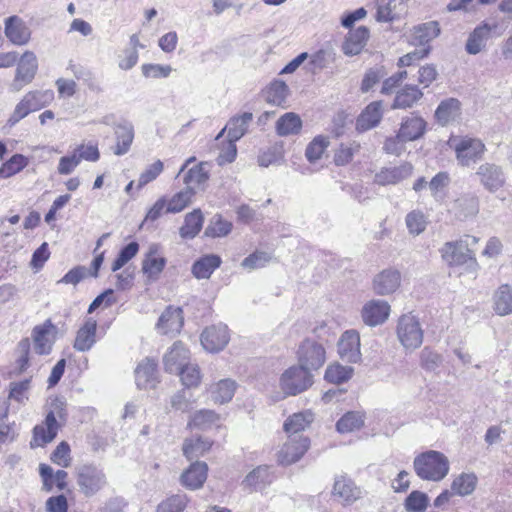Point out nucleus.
I'll use <instances>...</instances> for the list:
<instances>
[{
  "label": "nucleus",
  "mask_w": 512,
  "mask_h": 512,
  "mask_svg": "<svg viewBox=\"0 0 512 512\" xmlns=\"http://www.w3.org/2000/svg\"><path fill=\"white\" fill-rule=\"evenodd\" d=\"M189 359V351L180 342H176L164 356L165 370L169 373H178Z\"/></svg>",
  "instance_id": "nucleus-27"
},
{
  "label": "nucleus",
  "mask_w": 512,
  "mask_h": 512,
  "mask_svg": "<svg viewBox=\"0 0 512 512\" xmlns=\"http://www.w3.org/2000/svg\"><path fill=\"white\" fill-rule=\"evenodd\" d=\"M405 224L411 235L418 236L423 233L427 227V216L419 209L412 210L406 215Z\"/></svg>",
  "instance_id": "nucleus-50"
},
{
  "label": "nucleus",
  "mask_w": 512,
  "mask_h": 512,
  "mask_svg": "<svg viewBox=\"0 0 512 512\" xmlns=\"http://www.w3.org/2000/svg\"><path fill=\"white\" fill-rule=\"evenodd\" d=\"M360 150V145L357 142L342 143L335 150L334 163L337 166H344L350 163L356 153Z\"/></svg>",
  "instance_id": "nucleus-55"
},
{
  "label": "nucleus",
  "mask_w": 512,
  "mask_h": 512,
  "mask_svg": "<svg viewBox=\"0 0 512 512\" xmlns=\"http://www.w3.org/2000/svg\"><path fill=\"white\" fill-rule=\"evenodd\" d=\"M413 167L410 163H403L397 167L383 168L375 175V182L379 185H393L408 178Z\"/></svg>",
  "instance_id": "nucleus-28"
},
{
  "label": "nucleus",
  "mask_w": 512,
  "mask_h": 512,
  "mask_svg": "<svg viewBox=\"0 0 512 512\" xmlns=\"http://www.w3.org/2000/svg\"><path fill=\"white\" fill-rule=\"evenodd\" d=\"M478 478L476 474L470 473H461L458 475L451 484V492L458 496H468L472 494L477 486Z\"/></svg>",
  "instance_id": "nucleus-41"
},
{
  "label": "nucleus",
  "mask_w": 512,
  "mask_h": 512,
  "mask_svg": "<svg viewBox=\"0 0 512 512\" xmlns=\"http://www.w3.org/2000/svg\"><path fill=\"white\" fill-rule=\"evenodd\" d=\"M491 30L488 24L477 26L467 40L466 51L472 55L478 54L486 46Z\"/></svg>",
  "instance_id": "nucleus-38"
},
{
  "label": "nucleus",
  "mask_w": 512,
  "mask_h": 512,
  "mask_svg": "<svg viewBox=\"0 0 512 512\" xmlns=\"http://www.w3.org/2000/svg\"><path fill=\"white\" fill-rule=\"evenodd\" d=\"M461 113V104L455 98L443 100L435 111V117L439 124L446 125L459 117Z\"/></svg>",
  "instance_id": "nucleus-37"
},
{
  "label": "nucleus",
  "mask_w": 512,
  "mask_h": 512,
  "mask_svg": "<svg viewBox=\"0 0 512 512\" xmlns=\"http://www.w3.org/2000/svg\"><path fill=\"white\" fill-rule=\"evenodd\" d=\"M429 503L428 496L421 491H413L406 498L404 506L408 512H424Z\"/></svg>",
  "instance_id": "nucleus-59"
},
{
  "label": "nucleus",
  "mask_w": 512,
  "mask_h": 512,
  "mask_svg": "<svg viewBox=\"0 0 512 512\" xmlns=\"http://www.w3.org/2000/svg\"><path fill=\"white\" fill-rule=\"evenodd\" d=\"M338 354L343 361L357 363L361 360L360 336L355 330L345 331L338 341Z\"/></svg>",
  "instance_id": "nucleus-16"
},
{
  "label": "nucleus",
  "mask_w": 512,
  "mask_h": 512,
  "mask_svg": "<svg viewBox=\"0 0 512 512\" xmlns=\"http://www.w3.org/2000/svg\"><path fill=\"white\" fill-rule=\"evenodd\" d=\"M426 128V121L422 117L412 114L402 119L398 131L401 133V137L410 142L420 139L425 134Z\"/></svg>",
  "instance_id": "nucleus-30"
},
{
  "label": "nucleus",
  "mask_w": 512,
  "mask_h": 512,
  "mask_svg": "<svg viewBox=\"0 0 512 512\" xmlns=\"http://www.w3.org/2000/svg\"><path fill=\"white\" fill-rule=\"evenodd\" d=\"M206 165L207 163L201 162L182 173L185 188H190L196 192L204 187L209 179V171L206 169Z\"/></svg>",
  "instance_id": "nucleus-33"
},
{
  "label": "nucleus",
  "mask_w": 512,
  "mask_h": 512,
  "mask_svg": "<svg viewBox=\"0 0 512 512\" xmlns=\"http://www.w3.org/2000/svg\"><path fill=\"white\" fill-rule=\"evenodd\" d=\"M183 326L182 309L169 306L159 317L156 328L161 334L179 333Z\"/></svg>",
  "instance_id": "nucleus-22"
},
{
  "label": "nucleus",
  "mask_w": 512,
  "mask_h": 512,
  "mask_svg": "<svg viewBox=\"0 0 512 512\" xmlns=\"http://www.w3.org/2000/svg\"><path fill=\"white\" fill-rule=\"evenodd\" d=\"M479 241L475 236L466 235L443 244L439 252L450 268H463L465 273L476 276L480 266L472 249Z\"/></svg>",
  "instance_id": "nucleus-1"
},
{
  "label": "nucleus",
  "mask_w": 512,
  "mask_h": 512,
  "mask_svg": "<svg viewBox=\"0 0 512 512\" xmlns=\"http://www.w3.org/2000/svg\"><path fill=\"white\" fill-rule=\"evenodd\" d=\"M188 504L184 494H176L163 500L157 507V512H183Z\"/></svg>",
  "instance_id": "nucleus-56"
},
{
  "label": "nucleus",
  "mask_w": 512,
  "mask_h": 512,
  "mask_svg": "<svg viewBox=\"0 0 512 512\" xmlns=\"http://www.w3.org/2000/svg\"><path fill=\"white\" fill-rule=\"evenodd\" d=\"M28 165V159L22 154H15L9 160L4 162L0 167V177L9 178Z\"/></svg>",
  "instance_id": "nucleus-53"
},
{
  "label": "nucleus",
  "mask_w": 512,
  "mask_h": 512,
  "mask_svg": "<svg viewBox=\"0 0 512 512\" xmlns=\"http://www.w3.org/2000/svg\"><path fill=\"white\" fill-rule=\"evenodd\" d=\"M454 150L456 160L462 167H470L479 162L486 151L485 144L478 138L469 136H454L448 141Z\"/></svg>",
  "instance_id": "nucleus-4"
},
{
  "label": "nucleus",
  "mask_w": 512,
  "mask_h": 512,
  "mask_svg": "<svg viewBox=\"0 0 512 512\" xmlns=\"http://www.w3.org/2000/svg\"><path fill=\"white\" fill-rule=\"evenodd\" d=\"M54 100V92L47 90H34L26 93L15 106L8 119V124L14 126L31 112L38 111L48 106Z\"/></svg>",
  "instance_id": "nucleus-5"
},
{
  "label": "nucleus",
  "mask_w": 512,
  "mask_h": 512,
  "mask_svg": "<svg viewBox=\"0 0 512 512\" xmlns=\"http://www.w3.org/2000/svg\"><path fill=\"white\" fill-rule=\"evenodd\" d=\"M58 328L50 319L36 325L31 333L35 352L39 355H48L51 353L56 341Z\"/></svg>",
  "instance_id": "nucleus-11"
},
{
  "label": "nucleus",
  "mask_w": 512,
  "mask_h": 512,
  "mask_svg": "<svg viewBox=\"0 0 512 512\" xmlns=\"http://www.w3.org/2000/svg\"><path fill=\"white\" fill-rule=\"evenodd\" d=\"M4 33L7 39L16 46L28 44L32 34L26 21L17 15L5 19Z\"/></svg>",
  "instance_id": "nucleus-14"
},
{
  "label": "nucleus",
  "mask_w": 512,
  "mask_h": 512,
  "mask_svg": "<svg viewBox=\"0 0 512 512\" xmlns=\"http://www.w3.org/2000/svg\"><path fill=\"white\" fill-rule=\"evenodd\" d=\"M230 340L228 327L224 324L207 327L201 334L203 348L211 353L223 350Z\"/></svg>",
  "instance_id": "nucleus-13"
},
{
  "label": "nucleus",
  "mask_w": 512,
  "mask_h": 512,
  "mask_svg": "<svg viewBox=\"0 0 512 512\" xmlns=\"http://www.w3.org/2000/svg\"><path fill=\"white\" fill-rule=\"evenodd\" d=\"M288 95V86L284 81L275 80L266 89V100L274 105H282Z\"/></svg>",
  "instance_id": "nucleus-54"
},
{
  "label": "nucleus",
  "mask_w": 512,
  "mask_h": 512,
  "mask_svg": "<svg viewBox=\"0 0 512 512\" xmlns=\"http://www.w3.org/2000/svg\"><path fill=\"white\" fill-rule=\"evenodd\" d=\"M139 251V244L137 242H130L125 247H123L118 257L114 260L112 264V271H118L121 269L126 263H128Z\"/></svg>",
  "instance_id": "nucleus-62"
},
{
  "label": "nucleus",
  "mask_w": 512,
  "mask_h": 512,
  "mask_svg": "<svg viewBox=\"0 0 512 512\" xmlns=\"http://www.w3.org/2000/svg\"><path fill=\"white\" fill-rule=\"evenodd\" d=\"M97 320L88 317L76 332L73 348L78 352H87L96 343Z\"/></svg>",
  "instance_id": "nucleus-19"
},
{
  "label": "nucleus",
  "mask_w": 512,
  "mask_h": 512,
  "mask_svg": "<svg viewBox=\"0 0 512 512\" xmlns=\"http://www.w3.org/2000/svg\"><path fill=\"white\" fill-rule=\"evenodd\" d=\"M194 196L195 191L190 188H184L177 192L167 200L166 213H179L183 211L189 204H191Z\"/></svg>",
  "instance_id": "nucleus-48"
},
{
  "label": "nucleus",
  "mask_w": 512,
  "mask_h": 512,
  "mask_svg": "<svg viewBox=\"0 0 512 512\" xmlns=\"http://www.w3.org/2000/svg\"><path fill=\"white\" fill-rule=\"evenodd\" d=\"M59 428L49 424L46 420L36 425L33 429V438L30 442L31 447H43L52 442L57 436Z\"/></svg>",
  "instance_id": "nucleus-44"
},
{
  "label": "nucleus",
  "mask_w": 512,
  "mask_h": 512,
  "mask_svg": "<svg viewBox=\"0 0 512 512\" xmlns=\"http://www.w3.org/2000/svg\"><path fill=\"white\" fill-rule=\"evenodd\" d=\"M232 230V223L223 219L221 216H214L208 227L206 228V235L211 237H224Z\"/></svg>",
  "instance_id": "nucleus-58"
},
{
  "label": "nucleus",
  "mask_w": 512,
  "mask_h": 512,
  "mask_svg": "<svg viewBox=\"0 0 512 512\" xmlns=\"http://www.w3.org/2000/svg\"><path fill=\"white\" fill-rule=\"evenodd\" d=\"M135 382L140 389H151L158 383L157 363L150 358L142 360L135 369Z\"/></svg>",
  "instance_id": "nucleus-21"
},
{
  "label": "nucleus",
  "mask_w": 512,
  "mask_h": 512,
  "mask_svg": "<svg viewBox=\"0 0 512 512\" xmlns=\"http://www.w3.org/2000/svg\"><path fill=\"white\" fill-rule=\"evenodd\" d=\"M461 221L475 217L479 212V198L474 194H465L457 198L450 210Z\"/></svg>",
  "instance_id": "nucleus-24"
},
{
  "label": "nucleus",
  "mask_w": 512,
  "mask_h": 512,
  "mask_svg": "<svg viewBox=\"0 0 512 512\" xmlns=\"http://www.w3.org/2000/svg\"><path fill=\"white\" fill-rule=\"evenodd\" d=\"M310 440L304 435L288 436L286 442L277 453V461L281 465H291L299 461L307 452Z\"/></svg>",
  "instance_id": "nucleus-10"
},
{
  "label": "nucleus",
  "mask_w": 512,
  "mask_h": 512,
  "mask_svg": "<svg viewBox=\"0 0 512 512\" xmlns=\"http://www.w3.org/2000/svg\"><path fill=\"white\" fill-rule=\"evenodd\" d=\"M164 169V164L161 160H156L154 163L149 165L139 176L138 189H142L148 183L154 181Z\"/></svg>",
  "instance_id": "nucleus-63"
},
{
  "label": "nucleus",
  "mask_w": 512,
  "mask_h": 512,
  "mask_svg": "<svg viewBox=\"0 0 512 512\" xmlns=\"http://www.w3.org/2000/svg\"><path fill=\"white\" fill-rule=\"evenodd\" d=\"M208 467L204 462L196 461L181 475V483L191 490L199 489L207 479Z\"/></svg>",
  "instance_id": "nucleus-29"
},
{
  "label": "nucleus",
  "mask_w": 512,
  "mask_h": 512,
  "mask_svg": "<svg viewBox=\"0 0 512 512\" xmlns=\"http://www.w3.org/2000/svg\"><path fill=\"white\" fill-rule=\"evenodd\" d=\"M479 184L489 193L496 194L507 185V176L502 166L485 162L478 166L475 172Z\"/></svg>",
  "instance_id": "nucleus-7"
},
{
  "label": "nucleus",
  "mask_w": 512,
  "mask_h": 512,
  "mask_svg": "<svg viewBox=\"0 0 512 512\" xmlns=\"http://www.w3.org/2000/svg\"><path fill=\"white\" fill-rule=\"evenodd\" d=\"M313 384V375L304 366L292 365L285 369L279 377L280 391L272 395L273 401L289 396H296L308 390Z\"/></svg>",
  "instance_id": "nucleus-2"
},
{
  "label": "nucleus",
  "mask_w": 512,
  "mask_h": 512,
  "mask_svg": "<svg viewBox=\"0 0 512 512\" xmlns=\"http://www.w3.org/2000/svg\"><path fill=\"white\" fill-rule=\"evenodd\" d=\"M237 387L238 385L236 381L226 378L211 383L207 388V392L215 404L222 405L233 399Z\"/></svg>",
  "instance_id": "nucleus-25"
},
{
  "label": "nucleus",
  "mask_w": 512,
  "mask_h": 512,
  "mask_svg": "<svg viewBox=\"0 0 512 512\" xmlns=\"http://www.w3.org/2000/svg\"><path fill=\"white\" fill-rule=\"evenodd\" d=\"M253 119V115L250 112H244L241 115L232 117L225 129H227V135L230 142H236L247 132V129Z\"/></svg>",
  "instance_id": "nucleus-36"
},
{
  "label": "nucleus",
  "mask_w": 512,
  "mask_h": 512,
  "mask_svg": "<svg viewBox=\"0 0 512 512\" xmlns=\"http://www.w3.org/2000/svg\"><path fill=\"white\" fill-rule=\"evenodd\" d=\"M383 117L382 101H374L367 105L356 121V129L360 132L376 127Z\"/></svg>",
  "instance_id": "nucleus-26"
},
{
  "label": "nucleus",
  "mask_w": 512,
  "mask_h": 512,
  "mask_svg": "<svg viewBox=\"0 0 512 512\" xmlns=\"http://www.w3.org/2000/svg\"><path fill=\"white\" fill-rule=\"evenodd\" d=\"M314 421V414L311 410H304L289 416L284 422V431L288 436L302 435L306 428H308Z\"/></svg>",
  "instance_id": "nucleus-32"
},
{
  "label": "nucleus",
  "mask_w": 512,
  "mask_h": 512,
  "mask_svg": "<svg viewBox=\"0 0 512 512\" xmlns=\"http://www.w3.org/2000/svg\"><path fill=\"white\" fill-rule=\"evenodd\" d=\"M396 334L399 342L406 350H415L423 342L424 331L419 319L411 314L399 317L396 326Z\"/></svg>",
  "instance_id": "nucleus-6"
},
{
  "label": "nucleus",
  "mask_w": 512,
  "mask_h": 512,
  "mask_svg": "<svg viewBox=\"0 0 512 512\" xmlns=\"http://www.w3.org/2000/svg\"><path fill=\"white\" fill-rule=\"evenodd\" d=\"M180 375L182 384L187 387H196L201 381L200 370L197 365H190L189 362L182 366L181 371L177 373Z\"/></svg>",
  "instance_id": "nucleus-61"
},
{
  "label": "nucleus",
  "mask_w": 512,
  "mask_h": 512,
  "mask_svg": "<svg viewBox=\"0 0 512 512\" xmlns=\"http://www.w3.org/2000/svg\"><path fill=\"white\" fill-rule=\"evenodd\" d=\"M213 442L208 438L191 437L187 438L183 443V454L189 459H197L210 450Z\"/></svg>",
  "instance_id": "nucleus-39"
},
{
  "label": "nucleus",
  "mask_w": 512,
  "mask_h": 512,
  "mask_svg": "<svg viewBox=\"0 0 512 512\" xmlns=\"http://www.w3.org/2000/svg\"><path fill=\"white\" fill-rule=\"evenodd\" d=\"M403 5V0H377L376 20L378 22H389L397 18L396 8Z\"/></svg>",
  "instance_id": "nucleus-51"
},
{
  "label": "nucleus",
  "mask_w": 512,
  "mask_h": 512,
  "mask_svg": "<svg viewBox=\"0 0 512 512\" xmlns=\"http://www.w3.org/2000/svg\"><path fill=\"white\" fill-rule=\"evenodd\" d=\"M329 140L324 136L315 137L307 146L305 156L310 163L319 160L327 149Z\"/></svg>",
  "instance_id": "nucleus-57"
},
{
  "label": "nucleus",
  "mask_w": 512,
  "mask_h": 512,
  "mask_svg": "<svg viewBox=\"0 0 512 512\" xmlns=\"http://www.w3.org/2000/svg\"><path fill=\"white\" fill-rule=\"evenodd\" d=\"M49 406L50 410L45 417L46 422L60 428L58 420L64 421L66 418L65 403L62 399L55 398L51 400Z\"/></svg>",
  "instance_id": "nucleus-60"
},
{
  "label": "nucleus",
  "mask_w": 512,
  "mask_h": 512,
  "mask_svg": "<svg viewBox=\"0 0 512 512\" xmlns=\"http://www.w3.org/2000/svg\"><path fill=\"white\" fill-rule=\"evenodd\" d=\"M104 472L94 465H83L77 473V484L85 496H93L106 485Z\"/></svg>",
  "instance_id": "nucleus-9"
},
{
  "label": "nucleus",
  "mask_w": 512,
  "mask_h": 512,
  "mask_svg": "<svg viewBox=\"0 0 512 512\" xmlns=\"http://www.w3.org/2000/svg\"><path fill=\"white\" fill-rule=\"evenodd\" d=\"M401 285V273L392 268L384 269L378 273L372 282L373 291L377 295L386 296L398 290Z\"/></svg>",
  "instance_id": "nucleus-17"
},
{
  "label": "nucleus",
  "mask_w": 512,
  "mask_h": 512,
  "mask_svg": "<svg viewBox=\"0 0 512 512\" xmlns=\"http://www.w3.org/2000/svg\"><path fill=\"white\" fill-rule=\"evenodd\" d=\"M423 96L421 90L416 86H405L398 91L392 107L394 109H405L412 107Z\"/></svg>",
  "instance_id": "nucleus-47"
},
{
  "label": "nucleus",
  "mask_w": 512,
  "mask_h": 512,
  "mask_svg": "<svg viewBox=\"0 0 512 512\" xmlns=\"http://www.w3.org/2000/svg\"><path fill=\"white\" fill-rule=\"evenodd\" d=\"M51 461L63 468L71 465L70 446L67 442H60L53 453L51 454Z\"/></svg>",
  "instance_id": "nucleus-64"
},
{
  "label": "nucleus",
  "mask_w": 512,
  "mask_h": 512,
  "mask_svg": "<svg viewBox=\"0 0 512 512\" xmlns=\"http://www.w3.org/2000/svg\"><path fill=\"white\" fill-rule=\"evenodd\" d=\"M115 146L113 153L117 156H122L130 151L135 137V129L132 122L128 120H121L114 126Z\"/></svg>",
  "instance_id": "nucleus-18"
},
{
  "label": "nucleus",
  "mask_w": 512,
  "mask_h": 512,
  "mask_svg": "<svg viewBox=\"0 0 512 512\" xmlns=\"http://www.w3.org/2000/svg\"><path fill=\"white\" fill-rule=\"evenodd\" d=\"M354 369L340 364L329 365L325 371L324 378L330 383L340 384L348 381L353 375Z\"/></svg>",
  "instance_id": "nucleus-52"
},
{
  "label": "nucleus",
  "mask_w": 512,
  "mask_h": 512,
  "mask_svg": "<svg viewBox=\"0 0 512 512\" xmlns=\"http://www.w3.org/2000/svg\"><path fill=\"white\" fill-rule=\"evenodd\" d=\"M368 38L369 30L365 26L351 30L342 46L344 54L348 56L359 54L365 47Z\"/></svg>",
  "instance_id": "nucleus-31"
},
{
  "label": "nucleus",
  "mask_w": 512,
  "mask_h": 512,
  "mask_svg": "<svg viewBox=\"0 0 512 512\" xmlns=\"http://www.w3.org/2000/svg\"><path fill=\"white\" fill-rule=\"evenodd\" d=\"M365 415L360 411L345 413L336 423V429L341 434L352 433L364 426Z\"/></svg>",
  "instance_id": "nucleus-40"
},
{
  "label": "nucleus",
  "mask_w": 512,
  "mask_h": 512,
  "mask_svg": "<svg viewBox=\"0 0 512 512\" xmlns=\"http://www.w3.org/2000/svg\"><path fill=\"white\" fill-rule=\"evenodd\" d=\"M38 68L36 55L32 51H26L20 58L12 84L14 91H20L35 77Z\"/></svg>",
  "instance_id": "nucleus-15"
},
{
  "label": "nucleus",
  "mask_w": 512,
  "mask_h": 512,
  "mask_svg": "<svg viewBox=\"0 0 512 512\" xmlns=\"http://www.w3.org/2000/svg\"><path fill=\"white\" fill-rule=\"evenodd\" d=\"M221 417L213 410L201 409L190 416L188 428L207 430L212 427H219Z\"/></svg>",
  "instance_id": "nucleus-34"
},
{
  "label": "nucleus",
  "mask_w": 512,
  "mask_h": 512,
  "mask_svg": "<svg viewBox=\"0 0 512 512\" xmlns=\"http://www.w3.org/2000/svg\"><path fill=\"white\" fill-rule=\"evenodd\" d=\"M221 264L219 256L211 254L197 260L192 267L193 275L198 279H207Z\"/></svg>",
  "instance_id": "nucleus-45"
},
{
  "label": "nucleus",
  "mask_w": 512,
  "mask_h": 512,
  "mask_svg": "<svg viewBox=\"0 0 512 512\" xmlns=\"http://www.w3.org/2000/svg\"><path fill=\"white\" fill-rule=\"evenodd\" d=\"M391 306L385 300L372 299L367 301L361 309V318L364 324L370 327L382 325L387 321Z\"/></svg>",
  "instance_id": "nucleus-12"
},
{
  "label": "nucleus",
  "mask_w": 512,
  "mask_h": 512,
  "mask_svg": "<svg viewBox=\"0 0 512 512\" xmlns=\"http://www.w3.org/2000/svg\"><path fill=\"white\" fill-rule=\"evenodd\" d=\"M494 309L501 316L512 313V286L503 284L497 289L494 294Z\"/></svg>",
  "instance_id": "nucleus-46"
},
{
  "label": "nucleus",
  "mask_w": 512,
  "mask_h": 512,
  "mask_svg": "<svg viewBox=\"0 0 512 512\" xmlns=\"http://www.w3.org/2000/svg\"><path fill=\"white\" fill-rule=\"evenodd\" d=\"M298 364L304 366L308 371L318 370L326 362V351L322 344L305 339L297 350Z\"/></svg>",
  "instance_id": "nucleus-8"
},
{
  "label": "nucleus",
  "mask_w": 512,
  "mask_h": 512,
  "mask_svg": "<svg viewBox=\"0 0 512 512\" xmlns=\"http://www.w3.org/2000/svg\"><path fill=\"white\" fill-rule=\"evenodd\" d=\"M203 215L200 209L188 213L185 216L184 224L179 233L183 239H193L201 231L203 226Z\"/></svg>",
  "instance_id": "nucleus-42"
},
{
  "label": "nucleus",
  "mask_w": 512,
  "mask_h": 512,
  "mask_svg": "<svg viewBox=\"0 0 512 512\" xmlns=\"http://www.w3.org/2000/svg\"><path fill=\"white\" fill-rule=\"evenodd\" d=\"M272 480V476L269 471L268 466H258L250 473L242 481V485L248 488H260L261 486L270 483Z\"/></svg>",
  "instance_id": "nucleus-49"
},
{
  "label": "nucleus",
  "mask_w": 512,
  "mask_h": 512,
  "mask_svg": "<svg viewBox=\"0 0 512 512\" xmlns=\"http://www.w3.org/2000/svg\"><path fill=\"white\" fill-rule=\"evenodd\" d=\"M166 265V259L162 256L161 246L152 243L142 263V271L148 278H157Z\"/></svg>",
  "instance_id": "nucleus-23"
},
{
  "label": "nucleus",
  "mask_w": 512,
  "mask_h": 512,
  "mask_svg": "<svg viewBox=\"0 0 512 512\" xmlns=\"http://www.w3.org/2000/svg\"><path fill=\"white\" fill-rule=\"evenodd\" d=\"M413 467L420 479L438 482L448 475L450 463L442 452L429 450L415 457Z\"/></svg>",
  "instance_id": "nucleus-3"
},
{
  "label": "nucleus",
  "mask_w": 512,
  "mask_h": 512,
  "mask_svg": "<svg viewBox=\"0 0 512 512\" xmlns=\"http://www.w3.org/2000/svg\"><path fill=\"white\" fill-rule=\"evenodd\" d=\"M301 128V118L293 112L285 113L276 122V132L279 136L298 134Z\"/></svg>",
  "instance_id": "nucleus-43"
},
{
  "label": "nucleus",
  "mask_w": 512,
  "mask_h": 512,
  "mask_svg": "<svg viewBox=\"0 0 512 512\" xmlns=\"http://www.w3.org/2000/svg\"><path fill=\"white\" fill-rule=\"evenodd\" d=\"M439 34L440 27L438 22L430 21L423 23L413 28L411 34V43L414 45L425 46Z\"/></svg>",
  "instance_id": "nucleus-35"
},
{
  "label": "nucleus",
  "mask_w": 512,
  "mask_h": 512,
  "mask_svg": "<svg viewBox=\"0 0 512 512\" xmlns=\"http://www.w3.org/2000/svg\"><path fill=\"white\" fill-rule=\"evenodd\" d=\"M333 496L344 505H350L361 498L362 491L348 477L341 475L335 478Z\"/></svg>",
  "instance_id": "nucleus-20"
}]
</instances>
